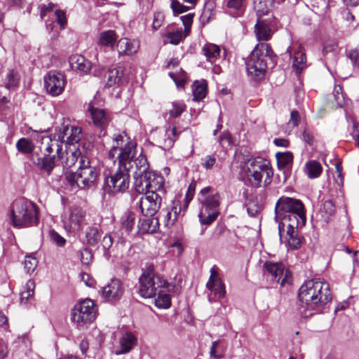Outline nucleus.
Returning a JSON list of instances; mask_svg holds the SVG:
<instances>
[{
	"instance_id": "obj_51",
	"label": "nucleus",
	"mask_w": 359,
	"mask_h": 359,
	"mask_svg": "<svg viewBox=\"0 0 359 359\" xmlns=\"http://www.w3.org/2000/svg\"><path fill=\"white\" fill-rule=\"evenodd\" d=\"M49 236L51 241L57 246H63L66 243V240L54 230L49 231Z\"/></svg>"
},
{
	"instance_id": "obj_16",
	"label": "nucleus",
	"mask_w": 359,
	"mask_h": 359,
	"mask_svg": "<svg viewBox=\"0 0 359 359\" xmlns=\"http://www.w3.org/2000/svg\"><path fill=\"white\" fill-rule=\"evenodd\" d=\"M43 80L46 92L51 96H57L64 91L66 81L62 73L50 71L44 76Z\"/></svg>"
},
{
	"instance_id": "obj_11",
	"label": "nucleus",
	"mask_w": 359,
	"mask_h": 359,
	"mask_svg": "<svg viewBox=\"0 0 359 359\" xmlns=\"http://www.w3.org/2000/svg\"><path fill=\"white\" fill-rule=\"evenodd\" d=\"M135 189L140 194H164V178L161 175L149 172L134 182Z\"/></svg>"
},
{
	"instance_id": "obj_9",
	"label": "nucleus",
	"mask_w": 359,
	"mask_h": 359,
	"mask_svg": "<svg viewBox=\"0 0 359 359\" xmlns=\"http://www.w3.org/2000/svg\"><path fill=\"white\" fill-rule=\"evenodd\" d=\"M139 283V293L144 298L153 297L161 288L169 287L167 280L156 274L151 265L147 266L140 276Z\"/></svg>"
},
{
	"instance_id": "obj_32",
	"label": "nucleus",
	"mask_w": 359,
	"mask_h": 359,
	"mask_svg": "<svg viewBox=\"0 0 359 359\" xmlns=\"http://www.w3.org/2000/svg\"><path fill=\"white\" fill-rule=\"evenodd\" d=\"M123 69L122 67H113L109 69L106 74L105 84L106 86L111 87L116 83H118L123 76Z\"/></svg>"
},
{
	"instance_id": "obj_30",
	"label": "nucleus",
	"mask_w": 359,
	"mask_h": 359,
	"mask_svg": "<svg viewBox=\"0 0 359 359\" xmlns=\"http://www.w3.org/2000/svg\"><path fill=\"white\" fill-rule=\"evenodd\" d=\"M159 226L158 218H147L140 220L138 224L139 231L142 233H152L156 232Z\"/></svg>"
},
{
	"instance_id": "obj_47",
	"label": "nucleus",
	"mask_w": 359,
	"mask_h": 359,
	"mask_svg": "<svg viewBox=\"0 0 359 359\" xmlns=\"http://www.w3.org/2000/svg\"><path fill=\"white\" fill-rule=\"evenodd\" d=\"M172 108L170 109L169 114L172 117L179 116L184 110L185 105L182 102H174L172 104Z\"/></svg>"
},
{
	"instance_id": "obj_13",
	"label": "nucleus",
	"mask_w": 359,
	"mask_h": 359,
	"mask_svg": "<svg viewBox=\"0 0 359 359\" xmlns=\"http://www.w3.org/2000/svg\"><path fill=\"white\" fill-rule=\"evenodd\" d=\"M210 276L206 283V287L210 291L208 301L210 303L216 302L217 299L224 298L226 295L225 285L222 282L219 269L216 265L210 269Z\"/></svg>"
},
{
	"instance_id": "obj_29",
	"label": "nucleus",
	"mask_w": 359,
	"mask_h": 359,
	"mask_svg": "<svg viewBox=\"0 0 359 359\" xmlns=\"http://www.w3.org/2000/svg\"><path fill=\"white\" fill-rule=\"evenodd\" d=\"M172 287L169 284V287L166 288H161L156 294H158L157 298L155 299V304L158 308L168 309L171 305V299L170 294H168Z\"/></svg>"
},
{
	"instance_id": "obj_36",
	"label": "nucleus",
	"mask_w": 359,
	"mask_h": 359,
	"mask_svg": "<svg viewBox=\"0 0 359 359\" xmlns=\"http://www.w3.org/2000/svg\"><path fill=\"white\" fill-rule=\"evenodd\" d=\"M194 99L196 101L203 100L207 92V86L205 81H195L192 85Z\"/></svg>"
},
{
	"instance_id": "obj_1",
	"label": "nucleus",
	"mask_w": 359,
	"mask_h": 359,
	"mask_svg": "<svg viewBox=\"0 0 359 359\" xmlns=\"http://www.w3.org/2000/svg\"><path fill=\"white\" fill-rule=\"evenodd\" d=\"M114 142L109 156L113 158L118 154L119 168L111 172L104 180L106 191L112 194L123 193L128 189L130 168H133L129 160L135 154V144L129 142V137L126 135H117L114 138Z\"/></svg>"
},
{
	"instance_id": "obj_39",
	"label": "nucleus",
	"mask_w": 359,
	"mask_h": 359,
	"mask_svg": "<svg viewBox=\"0 0 359 359\" xmlns=\"http://www.w3.org/2000/svg\"><path fill=\"white\" fill-rule=\"evenodd\" d=\"M301 47H299V50L294 52L293 57V67L299 72L302 71L304 67L306 57L305 53L302 52Z\"/></svg>"
},
{
	"instance_id": "obj_49",
	"label": "nucleus",
	"mask_w": 359,
	"mask_h": 359,
	"mask_svg": "<svg viewBox=\"0 0 359 359\" xmlns=\"http://www.w3.org/2000/svg\"><path fill=\"white\" fill-rule=\"evenodd\" d=\"M112 244L113 239L111 236L108 234L105 235L101 241V245L104 250V255L107 257L109 256L108 250L112 246Z\"/></svg>"
},
{
	"instance_id": "obj_14",
	"label": "nucleus",
	"mask_w": 359,
	"mask_h": 359,
	"mask_svg": "<svg viewBox=\"0 0 359 359\" xmlns=\"http://www.w3.org/2000/svg\"><path fill=\"white\" fill-rule=\"evenodd\" d=\"M203 204L201 212L198 214L200 222L202 224H210L218 216L219 200L217 196H208L204 199L201 198Z\"/></svg>"
},
{
	"instance_id": "obj_54",
	"label": "nucleus",
	"mask_w": 359,
	"mask_h": 359,
	"mask_svg": "<svg viewBox=\"0 0 359 359\" xmlns=\"http://www.w3.org/2000/svg\"><path fill=\"white\" fill-rule=\"evenodd\" d=\"M202 165L206 169H211L216 163V158L213 155H208L202 159Z\"/></svg>"
},
{
	"instance_id": "obj_35",
	"label": "nucleus",
	"mask_w": 359,
	"mask_h": 359,
	"mask_svg": "<svg viewBox=\"0 0 359 359\" xmlns=\"http://www.w3.org/2000/svg\"><path fill=\"white\" fill-rule=\"evenodd\" d=\"M323 170L320 163L316 161H308L305 165V172L310 179L318 177Z\"/></svg>"
},
{
	"instance_id": "obj_41",
	"label": "nucleus",
	"mask_w": 359,
	"mask_h": 359,
	"mask_svg": "<svg viewBox=\"0 0 359 359\" xmlns=\"http://www.w3.org/2000/svg\"><path fill=\"white\" fill-rule=\"evenodd\" d=\"M86 238L88 245L91 246L97 245L100 238L98 229L95 227L88 228L86 232Z\"/></svg>"
},
{
	"instance_id": "obj_27",
	"label": "nucleus",
	"mask_w": 359,
	"mask_h": 359,
	"mask_svg": "<svg viewBox=\"0 0 359 359\" xmlns=\"http://www.w3.org/2000/svg\"><path fill=\"white\" fill-rule=\"evenodd\" d=\"M182 211L181 203L179 201H175L172 208L167 210L165 214L163 216L164 226L167 228L172 226Z\"/></svg>"
},
{
	"instance_id": "obj_43",
	"label": "nucleus",
	"mask_w": 359,
	"mask_h": 359,
	"mask_svg": "<svg viewBox=\"0 0 359 359\" xmlns=\"http://www.w3.org/2000/svg\"><path fill=\"white\" fill-rule=\"evenodd\" d=\"M224 348L220 345V341H215L212 343L210 355L212 359H221L224 357Z\"/></svg>"
},
{
	"instance_id": "obj_44",
	"label": "nucleus",
	"mask_w": 359,
	"mask_h": 359,
	"mask_svg": "<svg viewBox=\"0 0 359 359\" xmlns=\"http://www.w3.org/2000/svg\"><path fill=\"white\" fill-rule=\"evenodd\" d=\"M185 32L180 30H177L174 32H168L165 35V37L169 42L174 45H177L179 43L186 37Z\"/></svg>"
},
{
	"instance_id": "obj_8",
	"label": "nucleus",
	"mask_w": 359,
	"mask_h": 359,
	"mask_svg": "<svg viewBox=\"0 0 359 359\" xmlns=\"http://www.w3.org/2000/svg\"><path fill=\"white\" fill-rule=\"evenodd\" d=\"M246 175L255 187L267 186L273 175L270 162L262 157L250 158L246 162Z\"/></svg>"
},
{
	"instance_id": "obj_60",
	"label": "nucleus",
	"mask_w": 359,
	"mask_h": 359,
	"mask_svg": "<svg viewBox=\"0 0 359 359\" xmlns=\"http://www.w3.org/2000/svg\"><path fill=\"white\" fill-rule=\"evenodd\" d=\"M163 20V17L161 13L155 14L152 25L154 29H158L161 26Z\"/></svg>"
},
{
	"instance_id": "obj_34",
	"label": "nucleus",
	"mask_w": 359,
	"mask_h": 359,
	"mask_svg": "<svg viewBox=\"0 0 359 359\" xmlns=\"http://www.w3.org/2000/svg\"><path fill=\"white\" fill-rule=\"evenodd\" d=\"M117 39V35L113 30H107L100 34L99 44L103 46L113 48Z\"/></svg>"
},
{
	"instance_id": "obj_53",
	"label": "nucleus",
	"mask_w": 359,
	"mask_h": 359,
	"mask_svg": "<svg viewBox=\"0 0 359 359\" xmlns=\"http://www.w3.org/2000/svg\"><path fill=\"white\" fill-rule=\"evenodd\" d=\"M245 0H225L228 8L241 11L244 5Z\"/></svg>"
},
{
	"instance_id": "obj_17",
	"label": "nucleus",
	"mask_w": 359,
	"mask_h": 359,
	"mask_svg": "<svg viewBox=\"0 0 359 359\" xmlns=\"http://www.w3.org/2000/svg\"><path fill=\"white\" fill-rule=\"evenodd\" d=\"M139 201V206L145 216H154L159 210L162 198L160 194L144 193Z\"/></svg>"
},
{
	"instance_id": "obj_42",
	"label": "nucleus",
	"mask_w": 359,
	"mask_h": 359,
	"mask_svg": "<svg viewBox=\"0 0 359 359\" xmlns=\"http://www.w3.org/2000/svg\"><path fill=\"white\" fill-rule=\"evenodd\" d=\"M135 214L130 212H126L121 218L122 228L127 232H129L133 229L135 224Z\"/></svg>"
},
{
	"instance_id": "obj_28",
	"label": "nucleus",
	"mask_w": 359,
	"mask_h": 359,
	"mask_svg": "<svg viewBox=\"0 0 359 359\" xmlns=\"http://www.w3.org/2000/svg\"><path fill=\"white\" fill-rule=\"evenodd\" d=\"M202 53L205 56L207 61L213 64L219 59L221 49L219 46L214 43H206L202 48Z\"/></svg>"
},
{
	"instance_id": "obj_50",
	"label": "nucleus",
	"mask_w": 359,
	"mask_h": 359,
	"mask_svg": "<svg viewBox=\"0 0 359 359\" xmlns=\"http://www.w3.org/2000/svg\"><path fill=\"white\" fill-rule=\"evenodd\" d=\"M347 56L353 65L359 69V47L350 50L347 53Z\"/></svg>"
},
{
	"instance_id": "obj_24",
	"label": "nucleus",
	"mask_w": 359,
	"mask_h": 359,
	"mask_svg": "<svg viewBox=\"0 0 359 359\" xmlns=\"http://www.w3.org/2000/svg\"><path fill=\"white\" fill-rule=\"evenodd\" d=\"M69 65L72 69L80 74H87L91 69V62L83 55L75 54L69 59Z\"/></svg>"
},
{
	"instance_id": "obj_25",
	"label": "nucleus",
	"mask_w": 359,
	"mask_h": 359,
	"mask_svg": "<svg viewBox=\"0 0 359 359\" xmlns=\"http://www.w3.org/2000/svg\"><path fill=\"white\" fill-rule=\"evenodd\" d=\"M140 48V43L136 40L122 38L117 42V50L119 55H132Z\"/></svg>"
},
{
	"instance_id": "obj_2",
	"label": "nucleus",
	"mask_w": 359,
	"mask_h": 359,
	"mask_svg": "<svg viewBox=\"0 0 359 359\" xmlns=\"http://www.w3.org/2000/svg\"><path fill=\"white\" fill-rule=\"evenodd\" d=\"M332 299L329 285L318 280H310L303 284L299 291V314L309 318L320 313Z\"/></svg>"
},
{
	"instance_id": "obj_15",
	"label": "nucleus",
	"mask_w": 359,
	"mask_h": 359,
	"mask_svg": "<svg viewBox=\"0 0 359 359\" xmlns=\"http://www.w3.org/2000/svg\"><path fill=\"white\" fill-rule=\"evenodd\" d=\"M86 213L79 207L72 206L65 211L62 222L65 229L68 231H79L85 219Z\"/></svg>"
},
{
	"instance_id": "obj_33",
	"label": "nucleus",
	"mask_w": 359,
	"mask_h": 359,
	"mask_svg": "<svg viewBox=\"0 0 359 359\" xmlns=\"http://www.w3.org/2000/svg\"><path fill=\"white\" fill-rule=\"evenodd\" d=\"M41 151L43 154L44 157L40 160L41 162L39 163V165L41 170L50 175L55 166V161L57 160V154L54 152L48 156L46 154L44 151Z\"/></svg>"
},
{
	"instance_id": "obj_18",
	"label": "nucleus",
	"mask_w": 359,
	"mask_h": 359,
	"mask_svg": "<svg viewBox=\"0 0 359 359\" xmlns=\"http://www.w3.org/2000/svg\"><path fill=\"white\" fill-rule=\"evenodd\" d=\"M57 140L60 144H62V147L65 145L74 146L81 137V128L72 126H64L57 133Z\"/></svg>"
},
{
	"instance_id": "obj_6",
	"label": "nucleus",
	"mask_w": 359,
	"mask_h": 359,
	"mask_svg": "<svg viewBox=\"0 0 359 359\" xmlns=\"http://www.w3.org/2000/svg\"><path fill=\"white\" fill-rule=\"evenodd\" d=\"M273 56V52L269 44L258 43L245 62L248 75L255 81L263 79L266 70V62L264 57H272Z\"/></svg>"
},
{
	"instance_id": "obj_31",
	"label": "nucleus",
	"mask_w": 359,
	"mask_h": 359,
	"mask_svg": "<svg viewBox=\"0 0 359 359\" xmlns=\"http://www.w3.org/2000/svg\"><path fill=\"white\" fill-rule=\"evenodd\" d=\"M255 32L257 39L259 41H269L272 35V31L269 26L261 20H258L256 23Z\"/></svg>"
},
{
	"instance_id": "obj_19",
	"label": "nucleus",
	"mask_w": 359,
	"mask_h": 359,
	"mask_svg": "<svg viewBox=\"0 0 359 359\" xmlns=\"http://www.w3.org/2000/svg\"><path fill=\"white\" fill-rule=\"evenodd\" d=\"M265 268L274 278V280L280 283L281 286L290 283L291 274L287 270H285L283 264L266 262Z\"/></svg>"
},
{
	"instance_id": "obj_61",
	"label": "nucleus",
	"mask_w": 359,
	"mask_h": 359,
	"mask_svg": "<svg viewBox=\"0 0 359 359\" xmlns=\"http://www.w3.org/2000/svg\"><path fill=\"white\" fill-rule=\"evenodd\" d=\"M273 143L278 147H287L289 141L284 138H276L273 140Z\"/></svg>"
},
{
	"instance_id": "obj_64",
	"label": "nucleus",
	"mask_w": 359,
	"mask_h": 359,
	"mask_svg": "<svg viewBox=\"0 0 359 359\" xmlns=\"http://www.w3.org/2000/svg\"><path fill=\"white\" fill-rule=\"evenodd\" d=\"M8 76L9 79L8 85L15 86L17 83V80L15 79L14 72L13 71H11L8 74Z\"/></svg>"
},
{
	"instance_id": "obj_22",
	"label": "nucleus",
	"mask_w": 359,
	"mask_h": 359,
	"mask_svg": "<svg viewBox=\"0 0 359 359\" xmlns=\"http://www.w3.org/2000/svg\"><path fill=\"white\" fill-rule=\"evenodd\" d=\"M88 110L95 127L104 130L109 123L110 118L109 114L102 109L94 107L93 103L89 104Z\"/></svg>"
},
{
	"instance_id": "obj_3",
	"label": "nucleus",
	"mask_w": 359,
	"mask_h": 359,
	"mask_svg": "<svg viewBox=\"0 0 359 359\" xmlns=\"http://www.w3.org/2000/svg\"><path fill=\"white\" fill-rule=\"evenodd\" d=\"M11 217L15 227L27 228L38 223V208L32 202L18 198L12 204Z\"/></svg>"
},
{
	"instance_id": "obj_38",
	"label": "nucleus",
	"mask_w": 359,
	"mask_h": 359,
	"mask_svg": "<svg viewBox=\"0 0 359 359\" xmlns=\"http://www.w3.org/2000/svg\"><path fill=\"white\" fill-rule=\"evenodd\" d=\"M35 288V283L32 280H29L23 287V290L20 293L21 304H26L27 301L34 295Z\"/></svg>"
},
{
	"instance_id": "obj_37",
	"label": "nucleus",
	"mask_w": 359,
	"mask_h": 359,
	"mask_svg": "<svg viewBox=\"0 0 359 359\" xmlns=\"http://www.w3.org/2000/svg\"><path fill=\"white\" fill-rule=\"evenodd\" d=\"M16 148L19 152L27 154L34 151V144L31 140L22 137L17 142Z\"/></svg>"
},
{
	"instance_id": "obj_23",
	"label": "nucleus",
	"mask_w": 359,
	"mask_h": 359,
	"mask_svg": "<svg viewBox=\"0 0 359 359\" xmlns=\"http://www.w3.org/2000/svg\"><path fill=\"white\" fill-rule=\"evenodd\" d=\"M104 296L109 301H116L123 294L121 283L118 279H112L102 290Z\"/></svg>"
},
{
	"instance_id": "obj_48",
	"label": "nucleus",
	"mask_w": 359,
	"mask_h": 359,
	"mask_svg": "<svg viewBox=\"0 0 359 359\" xmlns=\"http://www.w3.org/2000/svg\"><path fill=\"white\" fill-rule=\"evenodd\" d=\"M194 13H189L185 15L181 16L180 19L184 26V32L185 36H188L191 31V27L193 23V18H194Z\"/></svg>"
},
{
	"instance_id": "obj_56",
	"label": "nucleus",
	"mask_w": 359,
	"mask_h": 359,
	"mask_svg": "<svg viewBox=\"0 0 359 359\" xmlns=\"http://www.w3.org/2000/svg\"><path fill=\"white\" fill-rule=\"evenodd\" d=\"M81 259L83 264H88L93 259V254L87 248L83 249L81 253Z\"/></svg>"
},
{
	"instance_id": "obj_10",
	"label": "nucleus",
	"mask_w": 359,
	"mask_h": 359,
	"mask_svg": "<svg viewBox=\"0 0 359 359\" xmlns=\"http://www.w3.org/2000/svg\"><path fill=\"white\" fill-rule=\"evenodd\" d=\"M96 317V309L94 302L86 299L81 301L72 309L71 320L77 327H86Z\"/></svg>"
},
{
	"instance_id": "obj_4",
	"label": "nucleus",
	"mask_w": 359,
	"mask_h": 359,
	"mask_svg": "<svg viewBox=\"0 0 359 359\" xmlns=\"http://www.w3.org/2000/svg\"><path fill=\"white\" fill-rule=\"evenodd\" d=\"M275 219L277 222H285L286 224L299 221L304 224L306 215L303 203L298 199L282 197L276 203Z\"/></svg>"
},
{
	"instance_id": "obj_45",
	"label": "nucleus",
	"mask_w": 359,
	"mask_h": 359,
	"mask_svg": "<svg viewBox=\"0 0 359 359\" xmlns=\"http://www.w3.org/2000/svg\"><path fill=\"white\" fill-rule=\"evenodd\" d=\"M333 96L337 106L341 107L344 106V104H346L345 96L343 93L342 88L341 86L336 85L334 86L333 90Z\"/></svg>"
},
{
	"instance_id": "obj_59",
	"label": "nucleus",
	"mask_w": 359,
	"mask_h": 359,
	"mask_svg": "<svg viewBox=\"0 0 359 359\" xmlns=\"http://www.w3.org/2000/svg\"><path fill=\"white\" fill-rule=\"evenodd\" d=\"M219 141H220L221 145L223 147H227L229 146H231L232 144L231 139L230 135L229 133L223 134L220 137Z\"/></svg>"
},
{
	"instance_id": "obj_52",
	"label": "nucleus",
	"mask_w": 359,
	"mask_h": 359,
	"mask_svg": "<svg viewBox=\"0 0 359 359\" xmlns=\"http://www.w3.org/2000/svg\"><path fill=\"white\" fill-rule=\"evenodd\" d=\"M171 8L174 13L179 14L186 12L188 7L181 4L177 0H173L171 3Z\"/></svg>"
},
{
	"instance_id": "obj_55",
	"label": "nucleus",
	"mask_w": 359,
	"mask_h": 359,
	"mask_svg": "<svg viewBox=\"0 0 359 359\" xmlns=\"http://www.w3.org/2000/svg\"><path fill=\"white\" fill-rule=\"evenodd\" d=\"M55 15L56 16V20L57 23L60 25L62 29L65 28L67 25V18L66 14L64 11L61 10H57L55 12Z\"/></svg>"
},
{
	"instance_id": "obj_63",
	"label": "nucleus",
	"mask_w": 359,
	"mask_h": 359,
	"mask_svg": "<svg viewBox=\"0 0 359 359\" xmlns=\"http://www.w3.org/2000/svg\"><path fill=\"white\" fill-rule=\"evenodd\" d=\"M303 138H304V140L309 144H310V145L313 144V136L311 133H309L306 130H304L303 133Z\"/></svg>"
},
{
	"instance_id": "obj_21",
	"label": "nucleus",
	"mask_w": 359,
	"mask_h": 359,
	"mask_svg": "<svg viewBox=\"0 0 359 359\" xmlns=\"http://www.w3.org/2000/svg\"><path fill=\"white\" fill-rule=\"evenodd\" d=\"M118 344L114 351L115 354H126L137 345V338L131 332H123L118 338Z\"/></svg>"
},
{
	"instance_id": "obj_7",
	"label": "nucleus",
	"mask_w": 359,
	"mask_h": 359,
	"mask_svg": "<svg viewBox=\"0 0 359 359\" xmlns=\"http://www.w3.org/2000/svg\"><path fill=\"white\" fill-rule=\"evenodd\" d=\"M65 149L57 140H53L49 137L41 138V151H44L46 155L55 153L57 159L60 161L64 167L70 168L75 164L79 158H81V151L75 146H67Z\"/></svg>"
},
{
	"instance_id": "obj_5",
	"label": "nucleus",
	"mask_w": 359,
	"mask_h": 359,
	"mask_svg": "<svg viewBox=\"0 0 359 359\" xmlns=\"http://www.w3.org/2000/svg\"><path fill=\"white\" fill-rule=\"evenodd\" d=\"M97 172L95 167L90 165V160L86 156L79 159V166L76 172H67L65 177L72 189H88L95 185L97 180Z\"/></svg>"
},
{
	"instance_id": "obj_26",
	"label": "nucleus",
	"mask_w": 359,
	"mask_h": 359,
	"mask_svg": "<svg viewBox=\"0 0 359 359\" xmlns=\"http://www.w3.org/2000/svg\"><path fill=\"white\" fill-rule=\"evenodd\" d=\"M335 212L336 208L332 201L327 200L322 205L317 216L320 222L327 224L333 219Z\"/></svg>"
},
{
	"instance_id": "obj_57",
	"label": "nucleus",
	"mask_w": 359,
	"mask_h": 359,
	"mask_svg": "<svg viewBox=\"0 0 359 359\" xmlns=\"http://www.w3.org/2000/svg\"><path fill=\"white\" fill-rule=\"evenodd\" d=\"M351 135L355 140L356 145L359 147V124L354 120L352 121Z\"/></svg>"
},
{
	"instance_id": "obj_20",
	"label": "nucleus",
	"mask_w": 359,
	"mask_h": 359,
	"mask_svg": "<svg viewBox=\"0 0 359 359\" xmlns=\"http://www.w3.org/2000/svg\"><path fill=\"white\" fill-rule=\"evenodd\" d=\"M129 142L135 144V153H136V144L131 142L130 140ZM135 155V154H134L133 156L129 161L131 162L130 165L133 166V168H130V172H133L135 181L137 178H141V177L144 176L150 171L149 170V163L145 156L140 154L133 160Z\"/></svg>"
},
{
	"instance_id": "obj_12",
	"label": "nucleus",
	"mask_w": 359,
	"mask_h": 359,
	"mask_svg": "<svg viewBox=\"0 0 359 359\" xmlns=\"http://www.w3.org/2000/svg\"><path fill=\"white\" fill-rule=\"evenodd\" d=\"M298 224L295 221L288 224H286L285 222H279L278 224V233L280 241L285 243L293 250L298 249L302 245V240L297 230Z\"/></svg>"
},
{
	"instance_id": "obj_58",
	"label": "nucleus",
	"mask_w": 359,
	"mask_h": 359,
	"mask_svg": "<svg viewBox=\"0 0 359 359\" xmlns=\"http://www.w3.org/2000/svg\"><path fill=\"white\" fill-rule=\"evenodd\" d=\"M299 121H300L299 113L296 110L292 111L291 114H290V118L289 124H292V127L294 128L299 125Z\"/></svg>"
},
{
	"instance_id": "obj_40",
	"label": "nucleus",
	"mask_w": 359,
	"mask_h": 359,
	"mask_svg": "<svg viewBox=\"0 0 359 359\" xmlns=\"http://www.w3.org/2000/svg\"><path fill=\"white\" fill-rule=\"evenodd\" d=\"M278 166L279 168H285L288 166L293 161V155L291 152H278L276 154Z\"/></svg>"
},
{
	"instance_id": "obj_46",
	"label": "nucleus",
	"mask_w": 359,
	"mask_h": 359,
	"mask_svg": "<svg viewBox=\"0 0 359 359\" xmlns=\"http://www.w3.org/2000/svg\"><path fill=\"white\" fill-rule=\"evenodd\" d=\"M38 264L37 259L32 256H26L24 261V267L28 273H33Z\"/></svg>"
},
{
	"instance_id": "obj_62",
	"label": "nucleus",
	"mask_w": 359,
	"mask_h": 359,
	"mask_svg": "<svg viewBox=\"0 0 359 359\" xmlns=\"http://www.w3.org/2000/svg\"><path fill=\"white\" fill-rule=\"evenodd\" d=\"M81 280L85 284L88 286H92L93 284V280L91 279L90 276L86 273H83L81 274Z\"/></svg>"
}]
</instances>
